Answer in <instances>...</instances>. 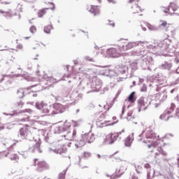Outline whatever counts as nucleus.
I'll return each instance as SVG.
<instances>
[{"label": "nucleus", "instance_id": "nucleus-7", "mask_svg": "<svg viewBox=\"0 0 179 179\" xmlns=\"http://www.w3.org/2000/svg\"><path fill=\"white\" fill-rule=\"evenodd\" d=\"M8 155H10L9 156V159L12 160V162H17L19 161V155L17 154H13V145H10L8 148V152H1V157H8Z\"/></svg>", "mask_w": 179, "mask_h": 179}, {"label": "nucleus", "instance_id": "nucleus-32", "mask_svg": "<svg viewBox=\"0 0 179 179\" xmlns=\"http://www.w3.org/2000/svg\"><path fill=\"white\" fill-rule=\"evenodd\" d=\"M171 66H172L171 63H169L167 62H165L164 64L161 65L162 69L170 70L171 69Z\"/></svg>", "mask_w": 179, "mask_h": 179}, {"label": "nucleus", "instance_id": "nucleus-54", "mask_svg": "<svg viewBox=\"0 0 179 179\" xmlns=\"http://www.w3.org/2000/svg\"><path fill=\"white\" fill-rule=\"evenodd\" d=\"M125 132V129H122V131H119V132H117V133H113L115 135H117V139H118V138H120V135H121V134Z\"/></svg>", "mask_w": 179, "mask_h": 179}, {"label": "nucleus", "instance_id": "nucleus-43", "mask_svg": "<svg viewBox=\"0 0 179 179\" xmlns=\"http://www.w3.org/2000/svg\"><path fill=\"white\" fill-rule=\"evenodd\" d=\"M157 151L159 152V153L162 155V156H167V152L166 151L163 150V148H162L161 147H159L157 148Z\"/></svg>", "mask_w": 179, "mask_h": 179}, {"label": "nucleus", "instance_id": "nucleus-47", "mask_svg": "<svg viewBox=\"0 0 179 179\" xmlns=\"http://www.w3.org/2000/svg\"><path fill=\"white\" fill-rule=\"evenodd\" d=\"M91 156L92 153H90V152H84L83 155V157L84 159H89V157H90Z\"/></svg>", "mask_w": 179, "mask_h": 179}, {"label": "nucleus", "instance_id": "nucleus-42", "mask_svg": "<svg viewBox=\"0 0 179 179\" xmlns=\"http://www.w3.org/2000/svg\"><path fill=\"white\" fill-rule=\"evenodd\" d=\"M17 114V110H13L11 113H3V115H10V117H15Z\"/></svg>", "mask_w": 179, "mask_h": 179}, {"label": "nucleus", "instance_id": "nucleus-25", "mask_svg": "<svg viewBox=\"0 0 179 179\" xmlns=\"http://www.w3.org/2000/svg\"><path fill=\"white\" fill-rule=\"evenodd\" d=\"M18 136H20L22 139H26L27 138V129H20Z\"/></svg>", "mask_w": 179, "mask_h": 179}, {"label": "nucleus", "instance_id": "nucleus-61", "mask_svg": "<svg viewBox=\"0 0 179 179\" xmlns=\"http://www.w3.org/2000/svg\"><path fill=\"white\" fill-rule=\"evenodd\" d=\"M23 104H24V103L22 101H20L17 103L18 107H23Z\"/></svg>", "mask_w": 179, "mask_h": 179}, {"label": "nucleus", "instance_id": "nucleus-45", "mask_svg": "<svg viewBox=\"0 0 179 179\" xmlns=\"http://www.w3.org/2000/svg\"><path fill=\"white\" fill-rule=\"evenodd\" d=\"M136 9L135 10L133 11V13H138L139 10H141V7H139L138 5H134V6H131V9Z\"/></svg>", "mask_w": 179, "mask_h": 179}, {"label": "nucleus", "instance_id": "nucleus-38", "mask_svg": "<svg viewBox=\"0 0 179 179\" xmlns=\"http://www.w3.org/2000/svg\"><path fill=\"white\" fill-rule=\"evenodd\" d=\"M66 171H68V168L59 174L58 179H65V174H66Z\"/></svg>", "mask_w": 179, "mask_h": 179}, {"label": "nucleus", "instance_id": "nucleus-46", "mask_svg": "<svg viewBox=\"0 0 179 179\" xmlns=\"http://www.w3.org/2000/svg\"><path fill=\"white\" fill-rule=\"evenodd\" d=\"M44 15H45V9L40 10L38 12V17H43V16H44Z\"/></svg>", "mask_w": 179, "mask_h": 179}, {"label": "nucleus", "instance_id": "nucleus-60", "mask_svg": "<svg viewBox=\"0 0 179 179\" xmlns=\"http://www.w3.org/2000/svg\"><path fill=\"white\" fill-rule=\"evenodd\" d=\"M136 1H139V0H128L127 1V3H134V2H136Z\"/></svg>", "mask_w": 179, "mask_h": 179}, {"label": "nucleus", "instance_id": "nucleus-12", "mask_svg": "<svg viewBox=\"0 0 179 179\" xmlns=\"http://www.w3.org/2000/svg\"><path fill=\"white\" fill-rule=\"evenodd\" d=\"M178 9V6L176 3H171L167 8H163V12L164 13H169V15H174V12Z\"/></svg>", "mask_w": 179, "mask_h": 179}, {"label": "nucleus", "instance_id": "nucleus-8", "mask_svg": "<svg viewBox=\"0 0 179 179\" xmlns=\"http://www.w3.org/2000/svg\"><path fill=\"white\" fill-rule=\"evenodd\" d=\"M53 110L50 113L52 115L55 114H62V113H65L66 110V106L59 103H55L52 104Z\"/></svg>", "mask_w": 179, "mask_h": 179}, {"label": "nucleus", "instance_id": "nucleus-3", "mask_svg": "<svg viewBox=\"0 0 179 179\" xmlns=\"http://www.w3.org/2000/svg\"><path fill=\"white\" fill-rule=\"evenodd\" d=\"M127 41L128 39H126L122 41V45L108 48L106 50V53L103 54V58H120V57H122V51H128V50H132L134 47L142 45V41H141L136 42Z\"/></svg>", "mask_w": 179, "mask_h": 179}, {"label": "nucleus", "instance_id": "nucleus-20", "mask_svg": "<svg viewBox=\"0 0 179 179\" xmlns=\"http://www.w3.org/2000/svg\"><path fill=\"white\" fill-rule=\"evenodd\" d=\"M159 176H162V172H160V171H156L155 169H153L152 173L149 171H148L147 178L152 179L155 177H159Z\"/></svg>", "mask_w": 179, "mask_h": 179}, {"label": "nucleus", "instance_id": "nucleus-6", "mask_svg": "<svg viewBox=\"0 0 179 179\" xmlns=\"http://www.w3.org/2000/svg\"><path fill=\"white\" fill-rule=\"evenodd\" d=\"M35 107L37 110H41L43 114H49V115H51V113H50L51 111V106H48L47 103L41 101L36 102Z\"/></svg>", "mask_w": 179, "mask_h": 179}, {"label": "nucleus", "instance_id": "nucleus-4", "mask_svg": "<svg viewBox=\"0 0 179 179\" xmlns=\"http://www.w3.org/2000/svg\"><path fill=\"white\" fill-rule=\"evenodd\" d=\"M102 86L103 82H101V80L94 76L88 80L85 87L83 88V90H85V93L89 94V93H93V92H100Z\"/></svg>", "mask_w": 179, "mask_h": 179}, {"label": "nucleus", "instance_id": "nucleus-63", "mask_svg": "<svg viewBox=\"0 0 179 179\" xmlns=\"http://www.w3.org/2000/svg\"><path fill=\"white\" fill-rule=\"evenodd\" d=\"M177 90H178V88H174L170 91V93L173 94V93H174V92H177Z\"/></svg>", "mask_w": 179, "mask_h": 179}, {"label": "nucleus", "instance_id": "nucleus-57", "mask_svg": "<svg viewBox=\"0 0 179 179\" xmlns=\"http://www.w3.org/2000/svg\"><path fill=\"white\" fill-rule=\"evenodd\" d=\"M108 25L109 26H112V27H115V24L114 23V22H113V21H111V20H108Z\"/></svg>", "mask_w": 179, "mask_h": 179}, {"label": "nucleus", "instance_id": "nucleus-33", "mask_svg": "<svg viewBox=\"0 0 179 179\" xmlns=\"http://www.w3.org/2000/svg\"><path fill=\"white\" fill-rule=\"evenodd\" d=\"M147 27L149 30H151V31H157V30H159V27L150 24H147Z\"/></svg>", "mask_w": 179, "mask_h": 179}, {"label": "nucleus", "instance_id": "nucleus-1", "mask_svg": "<svg viewBox=\"0 0 179 179\" xmlns=\"http://www.w3.org/2000/svg\"><path fill=\"white\" fill-rule=\"evenodd\" d=\"M167 39L162 41L155 43L152 45H148V43H145L142 42L141 45H138L140 48L136 50L131 52V55L134 57H142V59H137L131 62L128 66H122L118 68V75H122V79H128V78H132L135 71H138V67L141 68L143 71H155V69H152L153 65V58L152 54L155 55H164V57H173L174 52H169V43H167Z\"/></svg>", "mask_w": 179, "mask_h": 179}, {"label": "nucleus", "instance_id": "nucleus-13", "mask_svg": "<svg viewBox=\"0 0 179 179\" xmlns=\"http://www.w3.org/2000/svg\"><path fill=\"white\" fill-rule=\"evenodd\" d=\"M36 143L34 145V149H29V151L31 152V153H34V152H38V153H42L43 151H41V149H40V146L41 145V141L40 138H38L37 140H35Z\"/></svg>", "mask_w": 179, "mask_h": 179}, {"label": "nucleus", "instance_id": "nucleus-22", "mask_svg": "<svg viewBox=\"0 0 179 179\" xmlns=\"http://www.w3.org/2000/svg\"><path fill=\"white\" fill-rule=\"evenodd\" d=\"M42 78L47 82L46 85H48V83H57V82H59L60 80H57L54 77L48 76L47 74H45Z\"/></svg>", "mask_w": 179, "mask_h": 179}, {"label": "nucleus", "instance_id": "nucleus-2", "mask_svg": "<svg viewBox=\"0 0 179 179\" xmlns=\"http://www.w3.org/2000/svg\"><path fill=\"white\" fill-rule=\"evenodd\" d=\"M66 132L64 137L66 141H73L76 149H80L85 146L86 143H92L94 141V134L91 133H85L82 134L80 138L76 137V130L71 131V123L66 121L64 124L57 125L55 128L54 134H62Z\"/></svg>", "mask_w": 179, "mask_h": 179}, {"label": "nucleus", "instance_id": "nucleus-49", "mask_svg": "<svg viewBox=\"0 0 179 179\" xmlns=\"http://www.w3.org/2000/svg\"><path fill=\"white\" fill-rule=\"evenodd\" d=\"M134 118L135 117L132 115V112H129L127 113V121H131V120H134Z\"/></svg>", "mask_w": 179, "mask_h": 179}, {"label": "nucleus", "instance_id": "nucleus-53", "mask_svg": "<svg viewBox=\"0 0 179 179\" xmlns=\"http://www.w3.org/2000/svg\"><path fill=\"white\" fill-rule=\"evenodd\" d=\"M56 101H60L61 103H64V99L61 96H55V97Z\"/></svg>", "mask_w": 179, "mask_h": 179}, {"label": "nucleus", "instance_id": "nucleus-9", "mask_svg": "<svg viewBox=\"0 0 179 179\" xmlns=\"http://www.w3.org/2000/svg\"><path fill=\"white\" fill-rule=\"evenodd\" d=\"M20 76H22V78H24L25 79V80H27V82H30V81L33 80V78H31L30 76L24 77V74H22V73L15 74L13 76L4 74V75H3V77L0 79V83H2V82H3V80H8V79H9V78H20Z\"/></svg>", "mask_w": 179, "mask_h": 179}, {"label": "nucleus", "instance_id": "nucleus-58", "mask_svg": "<svg viewBox=\"0 0 179 179\" xmlns=\"http://www.w3.org/2000/svg\"><path fill=\"white\" fill-rule=\"evenodd\" d=\"M108 90V88L106 87H104L103 88V90L101 92V94H104V93L106 92H107Z\"/></svg>", "mask_w": 179, "mask_h": 179}, {"label": "nucleus", "instance_id": "nucleus-55", "mask_svg": "<svg viewBox=\"0 0 179 179\" xmlns=\"http://www.w3.org/2000/svg\"><path fill=\"white\" fill-rule=\"evenodd\" d=\"M85 59L86 61H90V62H94V59L90 58V57L88 56L85 57Z\"/></svg>", "mask_w": 179, "mask_h": 179}, {"label": "nucleus", "instance_id": "nucleus-52", "mask_svg": "<svg viewBox=\"0 0 179 179\" xmlns=\"http://www.w3.org/2000/svg\"><path fill=\"white\" fill-rule=\"evenodd\" d=\"M73 122H74L73 127H79V125H80V122H82V120H78V121H73Z\"/></svg>", "mask_w": 179, "mask_h": 179}, {"label": "nucleus", "instance_id": "nucleus-5", "mask_svg": "<svg viewBox=\"0 0 179 179\" xmlns=\"http://www.w3.org/2000/svg\"><path fill=\"white\" fill-rule=\"evenodd\" d=\"M137 103L138 113H141V111H145V110H148V107H149L152 103V99H150V97L149 96H142L138 99Z\"/></svg>", "mask_w": 179, "mask_h": 179}, {"label": "nucleus", "instance_id": "nucleus-51", "mask_svg": "<svg viewBox=\"0 0 179 179\" xmlns=\"http://www.w3.org/2000/svg\"><path fill=\"white\" fill-rule=\"evenodd\" d=\"M159 26L166 29V27H169V24H167V22L164 21Z\"/></svg>", "mask_w": 179, "mask_h": 179}, {"label": "nucleus", "instance_id": "nucleus-40", "mask_svg": "<svg viewBox=\"0 0 179 179\" xmlns=\"http://www.w3.org/2000/svg\"><path fill=\"white\" fill-rule=\"evenodd\" d=\"M71 97L73 99L74 97H78V99H82V94H78V92H74L71 94Z\"/></svg>", "mask_w": 179, "mask_h": 179}, {"label": "nucleus", "instance_id": "nucleus-44", "mask_svg": "<svg viewBox=\"0 0 179 179\" xmlns=\"http://www.w3.org/2000/svg\"><path fill=\"white\" fill-rule=\"evenodd\" d=\"M18 153H19V155L22 156V157L24 159H27V157L29 156V155L27 154V152H26V151L18 152Z\"/></svg>", "mask_w": 179, "mask_h": 179}, {"label": "nucleus", "instance_id": "nucleus-29", "mask_svg": "<svg viewBox=\"0 0 179 179\" xmlns=\"http://www.w3.org/2000/svg\"><path fill=\"white\" fill-rule=\"evenodd\" d=\"M0 13L4 16L6 19H10L12 17V13H10V10L8 11H4L3 10H0Z\"/></svg>", "mask_w": 179, "mask_h": 179}, {"label": "nucleus", "instance_id": "nucleus-24", "mask_svg": "<svg viewBox=\"0 0 179 179\" xmlns=\"http://www.w3.org/2000/svg\"><path fill=\"white\" fill-rule=\"evenodd\" d=\"M89 12L96 16L100 13V8L98 6H91Z\"/></svg>", "mask_w": 179, "mask_h": 179}, {"label": "nucleus", "instance_id": "nucleus-23", "mask_svg": "<svg viewBox=\"0 0 179 179\" xmlns=\"http://www.w3.org/2000/svg\"><path fill=\"white\" fill-rule=\"evenodd\" d=\"M38 167L36 169L37 171H43V170H47L48 169V164L45 162H39L37 163Z\"/></svg>", "mask_w": 179, "mask_h": 179}, {"label": "nucleus", "instance_id": "nucleus-27", "mask_svg": "<svg viewBox=\"0 0 179 179\" xmlns=\"http://www.w3.org/2000/svg\"><path fill=\"white\" fill-rule=\"evenodd\" d=\"M124 174V171H121L120 169H116L115 175H112L110 176L111 179L120 178Z\"/></svg>", "mask_w": 179, "mask_h": 179}, {"label": "nucleus", "instance_id": "nucleus-11", "mask_svg": "<svg viewBox=\"0 0 179 179\" xmlns=\"http://www.w3.org/2000/svg\"><path fill=\"white\" fill-rule=\"evenodd\" d=\"M175 109H176V104L171 103L170 108L168 110H166L165 113L160 116V119L164 120V121H169L170 118V116H169V115L173 113Z\"/></svg>", "mask_w": 179, "mask_h": 179}, {"label": "nucleus", "instance_id": "nucleus-10", "mask_svg": "<svg viewBox=\"0 0 179 179\" xmlns=\"http://www.w3.org/2000/svg\"><path fill=\"white\" fill-rule=\"evenodd\" d=\"M117 134H115L114 133L108 134L103 138V145H113L117 141Z\"/></svg>", "mask_w": 179, "mask_h": 179}, {"label": "nucleus", "instance_id": "nucleus-28", "mask_svg": "<svg viewBox=\"0 0 179 179\" xmlns=\"http://www.w3.org/2000/svg\"><path fill=\"white\" fill-rule=\"evenodd\" d=\"M157 97H159V101L163 102L167 99V92H163L160 94H157Z\"/></svg>", "mask_w": 179, "mask_h": 179}, {"label": "nucleus", "instance_id": "nucleus-18", "mask_svg": "<svg viewBox=\"0 0 179 179\" xmlns=\"http://www.w3.org/2000/svg\"><path fill=\"white\" fill-rule=\"evenodd\" d=\"M117 122H111V121H105V122H97L96 125L98 128H103L104 127H110V125H115Z\"/></svg>", "mask_w": 179, "mask_h": 179}, {"label": "nucleus", "instance_id": "nucleus-21", "mask_svg": "<svg viewBox=\"0 0 179 179\" xmlns=\"http://www.w3.org/2000/svg\"><path fill=\"white\" fill-rule=\"evenodd\" d=\"M132 142H134V133L127 137L124 140V146L127 148H131L132 145Z\"/></svg>", "mask_w": 179, "mask_h": 179}, {"label": "nucleus", "instance_id": "nucleus-41", "mask_svg": "<svg viewBox=\"0 0 179 179\" xmlns=\"http://www.w3.org/2000/svg\"><path fill=\"white\" fill-rule=\"evenodd\" d=\"M149 142H151V145H148V148H152V146L153 147V148H156V146H157L159 144H158V141H149Z\"/></svg>", "mask_w": 179, "mask_h": 179}, {"label": "nucleus", "instance_id": "nucleus-56", "mask_svg": "<svg viewBox=\"0 0 179 179\" xmlns=\"http://www.w3.org/2000/svg\"><path fill=\"white\" fill-rule=\"evenodd\" d=\"M148 90V88L146 87L145 85H143V86L141 88V92H146Z\"/></svg>", "mask_w": 179, "mask_h": 179}, {"label": "nucleus", "instance_id": "nucleus-36", "mask_svg": "<svg viewBox=\"0 0 179 179\" xmlns=\"http://www.w3.org/2000/svg\"><path fill=\"white\" fill-rule=\"evenodd\" d=\"M94 50L96 51V55H99V51H100L101 54L103 57L105 53H104V50L102 49V48H99V46L95 45Z\"/></svg>", "mask_w": 179, "mask_h": 179}, {"label": "nucleus", "instance_id": "nucleus-31", "mask_svg": "<svg viewBox=\"0 0 179 179\" xmlns=\"http://www.w3.org/2000/svg\"><path fill=\"white\" fill-rule=\"evenodd\" d=\"M54 27L51 25H47L44 27L43 31L44 33H46V34H51V30H52Z\"/></svg>", "mask_w": 179, "mask_h": 179}, {"label": "nucleus", "instance_id": "nucleus-62", "mask_svg": "<svg viewBox=\"0 0 179 179\" xmlns=\"http://www.w3.org/2000/svg\"><path fill=\"white\" fill-rule=\"evenodd\" d=\"M26 121H29V117H27V118L21 119L22 122H25Z\"/></svg>", "mask_w": 179, "mask_h": 179}, {"label": "nucleus", "instance_id": "nucleus-50", "mask_svg": "<svg viewBox=\"0 0 179 179\" xmlns=\"http://www.w3.org/2000/svg\"><path fill=\"white\" fill-rule=\"evenodd\" d=\"M29 31L31 33H32L33 34H34V33H36L37 31V28H36L35 26H31L29 29Z\"/></svg>", "mask_w": 179, "mask_h": 179}, {"label": "nucleus", "instance_id": "nucleus-17", "mask_svg": "<svg viewBox=\"0 0 179 179\" xmlns=\"http://www.w3.org/2000/svg\"><path fill=\"white\" fill-rule=\"evenodd\" d=\"M146 139H153V141H157V136L156 134L153 132V130L148 129L145 132Z\"/></svg>", "mask_w": 179, "mask_h": 179}, {"label": "nucleus", "instance_id": "nucleus-48", "mask_svg": "<svg viewBox=\"0 0 179 179\" xmlns=\"http://www.w3.org/2000/svg\"><path fill=\"white\" fill-rule=\"evenodd\" d=\"M144 168L146 169L147 172L152 171V166H150V164H149V163L145 164Z\"/></svg>", "mask_w": 179, "mask_h": 179}, {"label": "nucleus", "instance_id": "nucleus-15", "mask_svg": "<svg viewBox=\"0 0 179 179\" xmlns=\"http://www.w3.org/2000/svg\"><path fill=\"white\" fill-rule=\"evenodd\" d=\"M76 68V66H66L67 71H69V69L71 70L70 71L71 75H74L76 73H80V72H83V73H86V71L83 69V67H78V69H77L76 71L75 70Z\"/></svg>", "mask_w": 179, "mask_h": 179}, {"label": "nucleus", "instance_id": "nucleus-16", "mask_svg": "<svg viewBox=\"0 0 179 179\" xmlns=\"http://www.w3.org/2000/svg\"><path fill=\"white\" fill-rule=\"evenodd\" d=\"M163 85V82L159 79V78H155L151 84L149 85V87H152V89H155L157 92H159V85Z\"/></svg>", "mask_w": 179, "mask_h": 179}, {"label": "nucleus", "instance_id": "nucleus-59", "mask_svg": "<svg viewBox=\"0 0 179 179\" xmlns=\"http://www.w3.org/2000/svg\"><path fill=\"white\" fill-rule=\"evenodd\" d=\"M17 48L18 50H23V45H22V44H18V45H17Z\"/></svg>", "mask_w": 179, "mask_h": 179}, {"label": "nucleus", "instance_id": "nucleus-37", "mask_svg": "<svg viewBox=\"0 0 179 179\" xmlns=\"http://www.w3.org/2000/svg\"><path fill=\"white\" fill-rule=\"evenodd\" d=\"M134 169H135L137 174H142V166L135 164Z\"/></svg>", "mask_w": 179, "mask_h": 179}, {"label": "nucleus", "instance_id": "nucleus-14", "mask_svg": "<svg viewBox=\"0 0 179 179\" xmlns=\"http://www.w3.org/2000/svg\"><path fill=\"white\" fill-rule=\"evenodd\" d=\"M101 75L108 76V78H113V76H117V73H115V71L113 70L106 69L101 72Z\"/></svg>", "mask_w": 179, "mask_h": 179}, {"label": "nucleus", "instance_id": "nucleus-26", "mask_svg": "<svg viewBox=\"0 0 179 179\" xmlns=\"http://www.w3.org/2000/svg\"><path fill=\"white\" fill-rule=\"evenodd\" d=\"M53 153H56V155H62V153L66 152V148L65 147H59V148L53 149Z\"/></svg>", "mask_w": 179, "mask_h": 179}, {"label": "nucleus", "instance_id": "nucleus-39", "mask_svg": "<svg viewBox=\"0 0 179 179\" xmlns=\"http://www.w3.org/2000/svg\"><path fill=\"white\" fill-rule=\"evenodd\" d=\"M23 113H27L28 114H33V110L30 108L24 109L22 110H20L18 113L22 114Z\"/></svg>", "mask_w": 179, "mask_h": 179}, {"label": "nucleus", "instance_id": "nucleus-35", "mask_svg": "<svg viewBox=\"0 0 179 179\" xmlns=\"http://www.w3.org/2000/svg\"><path fill=\"white\" fill-rule=\"evenodd\" d=\"M17 94L20 99H23V97H24V90H23V89L18 90Z\"/></svg>", "mask_w": 179, "mask_h": 179}, {"label": "nucleus", "instance_id": "nucleus-64", "mask_svg": "<svg viewBox=\"0 0 179 179\" xmlns=\"http://www.w3.org/2000/svg\"><path fill=\"white\" fill-rule=\"evenodd\" d=\"M175 100L179 103V94L175 97Z\"/></svg>", "mask_w": 179, "mask_h": 179}, {"label": "nucleus", "instance_id": "nucleus-34", "mask_svg": "<svg viewBox=\"0 0 179 179\" xmlns=\"http://www.w3.org/2000/svg\"><path fill=\"white\" fill-rule=\"evenodd\" d=\"M31 87H37L36 92H41V90H44V87H43L41 84L33 85Z\"/></svg>", "mask_w": 179, "mask_h": 179}, {"label": "nucleus", "instance_id": "nucleus-30", "mask_svg": "<svg viewBox=\"0 0 179 179\" xmlns=\"http://www.w3.org/2000/svg\"><path fill=\"white\" fill-rule=\"evenodd\" d=\"M128 101H130V103H135V101H136V97L135 96V92H132L129 95Z\"/></svg>", "mask_w": 179, "mask_h": 179}, {"label": "nucleus", "instance_id": "nucleus-19", "mask_svg": "<svg viewBox=\"0 0 179 179\" xmlns=\"http://www.w3.org/2000/svg\"><path fill=\"white\" fill-rule=\"evenodd\" d=\"M169 160H170V159H166V158H164L163 159V162H157V164L159 165V166L161 168H164L166 169V170H168V169H170V163L169 162Z\"/></svg>", "mask_w": 179, "mask_h": 179}]
</instances>
